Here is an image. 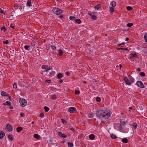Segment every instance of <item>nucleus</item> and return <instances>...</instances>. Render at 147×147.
<instances>
[{
	"instance_id": "54",
	"label": "nucleus",
	"mask_w": 147,
	"mask_h": 147,
	"mask_svg": "<svg viewBox=\"0 0 147 147\" xmlns=\"http://www.w3.org/2000/svg\"><path fill=\"white\" fill-rule=\"evenodd\" d=\"M45 82L49 83H50L51 82L50 80H45Z\"/></svg>"
},
{
	"instance_id": "15",
	"label": "nucleus",
	"mask_w": 147,
	"mask_h": 147,
	"mask_svg": "<svg viewBox=\"0 0 147 147\" xmlns=\"http://www.w3.org/2000/svg\"><path fill=\"white\" fill-rule=\"evenodd\" d=\"M3 105H9L10 106L11 103L9 101H6L5 102L3 103Z\"/></svg>"
},
{
	"instance_id": "12",
	"label": "nucleus",
	"mask_w": 147,
	"mask_h": 147,
	"mask_svg": "<svg viewBox=\"0 0 147 147\" xmlns=\"http://www.w3.org/2000/svg\"><path fill=\"white\" fill-rule=\"evenodd\" d=\"M5 134L3 131H1L0 132V139H2L5 136Z\"/></svg>"
},
{
	"instance_id": "17",
	"label": "nucleus",
	"mask_w": 147,
	"mask_h": 147,
	"mask_svg": "<svg viewBox=\"0 0 147 147\" xmlns=\"http://www.w3.org/2000/svg\"><path fill=\"white\" fill-rule=\"evenodd\" d=\"M111 5L113 7H115L116 5V3L114 1H113L111 2Z\"/></svg>"
},
{
	"instance_id": "30",
	"label": "nucleus",
	"mask_w": 147,
	"mask_h": 147,
	"mask_svg": "<svg viewBox=\"0 0 147 147\" xmlns=\"http://www.w3.org/2000/svg\"><path fill=\"white\" fill-rule=\"evenodd\" d=\"M30 47V46L25 45L24 46V48L25 50H29Z\"/></svg>"
},
{
	"instance_id": "24",
	"label": "nucleus",
	"mask_w": 147,
	"mask_h": 147,
	"mask_svg": "<svg viewBox=\"0 0 147 147\" xmlns=\"http://www.w3.org/2000/svg\"><path fill=\"white\" fill-rule=\"evenodd\" d=\"M110 136L111 138L113 139H116L117 137L116 135L113 134H111Z\"/></svg>"
},
{
	"instance_id": "21",
	"label": "nucleus",
	"mask_w": 147,
	"mask_h": 147,
	"mask_svg": "<svg viewBox=\"0 0 147 147\" xmlns=\"http://www.w3.org/2000/svg\"><path fill=\"white\" fill-rule=\"evenodd\" d=\"M63 77V75L61 73H59L57 75V77L59 79H60Z\"/></svg>"
},
{
	"instance_id": "49",
	"label": "nucleus",
	"mask_w": 147,
	"mask_h": 147,
	"mask_svg": "<svg viewBox=\"0 0 147 147\" xmlns=\"http://www.w3.org/2000/svg\"><path fill=\"white\" fill-rule=\"evenodd\" d=\"M69 19L70 20H72L75 19V18L74 16H70L69 17Z\"/></svg>"
},
{
	"instance_id": "7",
	"label": "nucleus",
	"mask_w": 147,
	"mask_h": 147,
	"mask_svg": "<svg viewBox=\"0 0 147 147\" xmlns=\"http://www.w3.org/2000/svg\"><path fill=\"white\" fill-rule=\"evenodd\" d=\"M121 123L120 124L119 128L120 129H122L123 126H124L125 125L126 122L125 121H124L123 122L120 121Z\"/></svg>"
},
{
	"instance_id": "50",
	"label": "nucleus",
	"mask_w": 147,
	"mask_h": 147,
	"mask_svg": "<svg viewBox=\"0 0 147 147\" xmlns=\"http://www.w3.org/2000/svg\"><path fill=\"white\" fill-rule=\"evenodd\" d=\"M35 52L36 53H38L37 54H36L35 55H36V56H38V55H39V50L38 49H37V50H36L35 51Z\"/></svg>"
},
{
	"instance_id": "34",
	"label": "nucleus",
	"mask_w": 147,
	"mask_h": 147,
	"mask_svg": "<svg viewBox=\"0 0 147 147\" xmlns=\"http://www.w3.org/2000/svg\"><path fill=\"white\" fill-rule=\"evenodd\" d=\"M52 69L53 68L49 66L47 67V68L46 70V72H48V71L49 70H52Z\"/></svg>"
},
{
	"instance_id": "59",
	"label": "nucleus",
	"mask_w": 147,
	"mask_h": 147,
	"mask_svg": "<svg viewBox=\"0 0 147 147\" xmlns=\"http://www.w3.org/2000/svg\"><path fill=\"white\" fill-rule=\"evenodd\" d=\"M122 50H123L124 51H129L127 48H122V49H121Z\"/></svg>"
},
{
	"instance_id": "11",
	"label": "nucleus",
	"mask_w": 147,
	"mask_h": 147,
	"mask_svg": "<svg viewBox=\"0 0 147 147\" xmlns=\"http://www.w3.org/2000/svg\"><path fill=\"white\" fill-rule=\"evenodd\" d=\"M26 5L28 7H30L32 6L31 0H28L26 3Z\"/></svg>"
},
{
	"instance_id": "40",
	"label": "nucleus",
	"mask_w": 147,
	"mask_h": 147,
	"mask_svg": "<svg viewBox=\"0 0 147 147\" xmlns=\"http://www.w3.org/2000/svg\"><path fill=\"white\" fill-rule=\"evenodd\" d=\"M47 66L46 65H43L42 66V69H46Z\"/></svg>"
},
{
	"instance_id": "23",
	"label": "nucleus",
	"mask_w": 147,
	"mask_h": 147,
	"mask_svg": "<svg viewBox=\"0 0 147 147\" xmlns=\"http://www.w3.org/2000/svg\"><path fill=\"white\" fill-rule=\"evenodd\" d=\"M63 51L61 49H60L59 51L58 55L59 56H61L63 55Z\"/></svg>"
},
{
	"instance_id": "58",
	"label": "nucleus",
	"mask_w": 147,
	"mask_h": 147,
	"mask_svg": "<svg viewBox=\"0 0 147 147\" xmlns=\"http://www.w3.org/2000/svg\"><path fill=\"white\" fill-rule=\"evenodd\" d=\"M24 114L23 113H20V116L22 117H24Z\"/></svg>"
},
{
	"instance_id": "41",
	"label": "nucleus",
	"mask_w": 147,
	"mask_h": 147,
	"mask_svg": "<svg viewBox=\"0 0 147 147\" xmlns=\"http://www.w3.org/2000/svg\"><path fill=\"white\" fill-rule=\"evenodd\" d=\"M13 87L14 88H17V84L16 83V82H15L14 84H13Z\"/></svg>"
},
{
	"instance_id": "8",
	"label": "nucleus",
	"mask_w": 147,
	"mask_h": 147,
	"mask_svg": "<svg viewBox=\"0 0 147 147\" xmlns=\"http://www.w3.org/2000/svg\"><path fill=\"white\" fill-rule=\"evenodd\" d=\"M124 80L125 83L127 85H129L131 84V83L129 80L126 77H124Z\"/></svg>"
},
{
	"instance_id": "32",
	"label": "nucleus",
	"mask_w": 147,
	"mask_h": 147,
	"mask_svg": "<svg viewBox=\"0 0 147 147\" xmlns=\"http://www.w3.org/2000/svg\"><path fill=\"white\" fill-rule=\"evenodd\" d=\"M44 109H45V111L46 112H48L49 110V108L46 106H45L44 107Z\"/></svg>"
},
{
	"instance_id": "64",
	"label": "nucleus",
	"mask_w": 147,
	"mask_h": 147,
	"mask_svg": "<svg viewBox=\"0 0 147 147\" xmlns=\"http://www.w3.org/2000/svg\"><path fill=\"white\" fill-rule=\"evenodd\" d=\"M59 82L60 83H62L63 82V80L62 79H60L59 80Z\"/></svg>"
},
{
	"instance_id": "1",
	"label": "nucleus",
	"mask_w": 147,
	"mask_h": 147,
	"mask_svg": "<svg viewBox=\"0 0 147 147\" xmlns=\"http://www.w3.org/2000/svg\"><path fill=\"white\" fill-rule=\"evenodd\" d=\"M96 115L97 117L100 118H102V120H103L104 118L105 119H107L111 116V113L110 112L104 110L97 111Z\"/></svg>"
},
{
	"instance_id": "44",
	"label": "nucleus",
	"mask_w": 147,
	"mask_h": 147,
	"mask_svg": "<svg viewBox=\"0 0 147 147\" xmlns=\"http://www.w3.org/2000/svg\"><path fill=\"white\" fill-rule=\"evenodd\" d=\"M51 49L53 50L56 49V47L53 45H52L51 46Z\"/></svg>"
},
{
	"instance_id": "5",
	"label": "nucleus",
	"mask_w": 147,
	"mask_h": 147,
	"mask_svg": "<svg viewBox=\"0 0 147 147\" xmlns=\"http://www.w3.org/2000/svg\"><path fill=\"white\" fill-rule=\"evenodd\" d=\"M138 86L141 88H144L145 87L143 83L140 81H137L136 83Z\"/></svg>"
},
{
	"instance_id": "22",
	"label": "nucleus",
	"mask_w": 147,
	"mask_h": 147,
	"mask_svg": "<svg viewBox=\"0 0 147 147\" xmlns=\"http://www.w3.org/2000/svg\"><path fill=\"white\" fill-rule=\"evenodd\" d=\"M34 137L37 139H39L40 138L39 136L36 134H35L34 135Z\"/></svg>"
},
{
	"instance_id": "13",
	"label": "nucleus",
	"mask_w": 147,
	"mask_h": 147,
	"mask_svg": "<svg viewBox=\"0 0 147 147\" xmlns=\"http://www.w3.org/2000/svg\"><path fill=\"white\" fill-rule=\"evenodd\" d=\"M75 22L76 23L79 24L82 22V21L79 19H76L75 20Z\"/></svg>"
},
{
	"instance_id": "14",
	"label": "nucleus",
	"mask_w": 147,
	"mask_h": 147,
	"mask_svg": "<svg viewBox=\"0 0 147 147\" xmlns=\"http://www.w3.org/2000/svg\"><path fill=\"white\" fill-rule=\"evenodd\" d=\"M89 138L91 140H93L94 139L95 136L94 134H91L89 136Z\"/></svg>"
},
{
	"instance_id": "53",
	"label": "nucleus",
	"mask_w": 147,
	"mask_h": 147,
	"mask_svg": "<svg viewBox=\"0 0 147 147\" xmlns=\"http://www.w3.org/2000/svg\"><path fill=\"white\" fill-rule=\"evenodd\" d=\"M130 81L132 82H133L134 80V78L133 77H130Z\"/></svg>"
},
{
	"instance_id": "6",
	"label": "nucleus",
	"mask_w": 147,
	"mask_h": 147,
	"mask_svg": "<svg viewBox=\"0 0 147 147\" xmlns=\"http://www.w3.org/2000/svg\"><path fill=\"white\" fill-rule=\"evenodd\" d=\"M7 130L8 131H11L13 129V127L11 125L7 123L6 125Z\"/></svg>"
},
{
	"instance_id": "48",
	"label": "nucleus",
	"mask_w": 147,
	"mask_h": 147,
	"mask_svg": "<svg viewBox=\"0 0 147 147\" xmlns=\"http://www.w3.org/2000/svg\"><path fill=\"white\" fill-rule=\"evenodd\" d=\"M69 129L70 130H71L72 131H75V129L73 128L72 126H70Z\"/></svg>"
},
{
	"instance_id": "61",
	"label": "nucleus",
	"mask_w": 147,
	"mask_h": 147,
	"mask_svg": "<svg viewBox=\"0 0 147 147\" xmlns=\"http://www.w3.org/2000/svg\"><path fill=\"white\" fill-rule=\"evenodd\" d=\"M63 16L61 14V15H60L59 16V18L61 19V18H63Z\"/></svg>"
},
{
	"instance_id": "60",
	"label": "nucleus",
	"mask_w": 147,
	"mask_h": 147,
	"mask_svg": "<svg viewBox=\"0 0 147 147\" xmlns=\"http://www.w3.org/2000/svg\"><path fill=\"white\" fill-rule=\"evenodd\" d=\"M97 81V80L96 79H94L93 80V82L94 83V82H96Z\"/></svg>"
},
{
	"instance_id": "3",
	"label": "nucleus",
	"mask_w": 147,
	"mask_h": 147,
	"mask_svg": "<svg viewBox=\"0 0 147 147\" xmlns=\"http://www.w3.org/2000/svg\"><path fill=\"white\" fill-rule=\"evenodd\" d=\"M53 12L56 15H59L62 12V10L58 8H54L52 10Z\"/></svg>"
},
{
	"instance_id": "16",
	"label": "nucleus",
	"mask_w": 147,
	"mask_h": 147,
	"mask_svg": "<svg viewBox=\"0 0 147 147\" xmlns=\"http://www.w3.org/2000/svg\"><path fill=\"white\" fill-rule=\"evenodd\" d=\"M100 7L101 5L100 4H98L94 7V8L95 9H97V10L100 9Z\"/></svg>"
},
{
	"instance_id": "4",
	"label": "nucleus",
	"mask_w": 147,
	"mask_h": 147,
	"mask_svg": "<svg viewBox=\"0 0 147 147\" xmlns=\"http://www.w3.org/2000/svg\"><path fill=\"white\" fill-rule=\"evenodd\" d=\"M76 111V109L74 107H70L67 110V111L71 113H74Z\"/></svg>"
},
{
	"instance_id": "46",
	"label": "nucleus",
	"mask_w": 147,
	"mask_h": 147,
	"mask_svg": "<svg viewBox=\"0 0 147 147\" xmlns=\"http://www.w3.org/2000/svg\"><path fill=\"white\" fill-rule=\"evenodd\" d=\"M6 96H7L8 97L9 99V100L10 101H11V96L9 94H7V95H6Z\"/></svg>"
},
{
	"instance_id": "45",
	"label": "nucleus",
	"mask_w": 147,
	"mask_h": 147,
	"mask_svg": "<svg viewBox=\"0 0 147 147\" xmlns=\"http://www.w3.org/2000/svg\"><path fill=\"white\" fill-rule=\"evenodd\" d=\"M3 43L5 44H8L9 43V41L8 40H6L5 41H3Z\"/></svg>"
},
{
	"instance_id": "37",
	"label": "nucleus",
	"mask_w": 147,
	"mask_h": 147,
	"mask_svg": "<svg viewBox=\"0 0 147 147\" xmlns=\"http://www.w3.org/2000/svg\"><path fill=\"white\" fill-rule=\"evenodd\" d=\"M61 120L62 123L64 124H66L67 123V121H65L64 119H61Z\"/></svg>"
},
{
	"instance_id": "63",
	"label": "nucleus",
	"mask_w": 147,
	"mask_h": 147,
	"mask_svg": "<svg viewBox=\"0 0 147 147\" xmlns=\"http://www.w3.org/2000/svg\"><path fill=\"white\" fill-rule=\"evenodd\" d=\"M88 117H93V115L92 114H89L88 115Z\"/></svg>"
},
{
	"instance_id": "19",
	"label": "nucleus",
	"mask_w": 147,
	"mask_h": 147,
	"mask_svg": "<svg viewBox=\"0 0 147 147\" xmlns=\"http://www.w3.org/2000/svg\"><path fill=\"white\" fill-rule=\"evenodd\" d=\"M23 129V128L21 127H18L16 129V131L18 132H19Z\"/></svg>"
},
{
	"instance_id": "52",
	"label": "nucleus",
	"mask_w": 147,
	"mask_h": 147,
	"mask_svg": "<svg viewBox=\"0 0 147 147\" xmlns=\"http://www.w3.org/2000/svg\"><path fill=\"white\" fill-rule=\"evenodd\" d=\"M144 54L146 55L147 54V49H146L144 50L143 51Z\"/></svg>"
},
{
	"instance_id": "51",
	"label": "nucleus",
	"mask_w": 147,
	"mask_h": 147,
	"mask_svg": "<svg viewBox=\"0 0 147 147\" xmlns=\"http://www.w3.org/2000/svg\"><path fill=\"white\" fill-rule=\"evenodd\" d=\"M0 13L1 14H5V13H4V11L2 9L0 8Z\"/></svg>"
},
{
	"instance_id": "57",
	"label": "nucleus",
	"mask_w": 147,
	"mask_h": 147,
	"mask_svg": "<svg viewBox=\"0 0 147 147\" xmlns=\"http://www.w3.org/2000/svg\"><path fill=\"white\" fill-rule=\"evenodd\" d=\"M10 26L11 28L13 29H14L15 28V26H13V25L12 24H11Z\"/></svg>"
},
{
	"instance_id": "29",
	"label": "nucleus",
	"mask_w": 147,
	"mask_h": 147,
	"mask_svg": "<svg viewBox=\"0 0 147 147\" xmlns=\"http://www.w3.org/2000/svg\"><path fill=\"white\" fill-rule=\"evenodd\" d=\"M74 145L72 143L69 142L68 143V146L69 147H72Z\"/></svg>"
},
{
	"instance_id": "47",
	"label": "nucleus",
	"mask_w": 147,
	"mask_h": 147,
	"mask_svg": "<svg viewBox=\"0 0 147 147\" xmlns=\"http://www.w3.org/2000/svg\"><path fill=\"white\" fill-rule=\"evenodd\" d=\"M55 74V72L54 71H52L50 73V76H52L54 75Z\"/></svg>"
},
{
	"instance_id": "36",
	"label": "nucleus",
	"mask_w": 147,
	"mask_h": 147,
	"mask_svg": "<svg viewBox=\"0 0 147 147\" xmlns=\"http://www.w3.org/2000/svg\"><path fill=\"white\" fill-rule=\"evenodd\" d=\"M96 18L97 17L96 16L93 15L91 16V19L93 20H96Z\"/></svg>"
},
{
	"instance_id": "2",
	"label": "nucleus",
	"mask_w": 147,
	"mask_h": 147,
	"mask_svg": "<svg viewBox=\"0 0 147 147\" xmlns=\"http://www.w3.org/2000/svg\"><path fill=\"white\" fill-rule=\"evenodd\" d=\"M19 102L21 106L22 107H24L27 105V101L23 98H20Z\"/></svg>"
},
{
	"instance_id": "55",
	"label": "nucleus",
	"mask_w": 147,
	"mask_h": 147,
	"mask_svg": "<svg viewBox=\"0 0 147 147\" xmlns=\"http://www.w3.org/2000/svg\"><path fill=\"white\" fill-rule=\"evenodd\" d=\"M144 39H147V33L144 34Z\"/></svg>"
},
{
	"instance_id": "56",
	"label": "nucleus",
	"mask_w": 147,
	"mask_h": 147,
	"mask_svg": "<svg viewBox=\"0 0 147 147\" xmlns=\"http://www.w3.org/2000/svg\"><path fill=\"white\" fill-rule=\"evenodd\" d=\"M65 74L67 75L68 76H69L70 75V73L69 72L67 71L65 73Z\"/></svg>"
},
{
	"instance_id": "20",
	"label": "nucleus",
	"mask_w": 147,
	"mask_h": 147,
	"mask_svg": "<svg viewBox=\"0 0 147 147\" xmlns=\"http://www.w3.org/2000/svg\"><path fill=\"white\" fill-rule=\"evenodd\" d=\"M122 141L124 143H126L128 142V140L127 138H124L122 139Z\"/></svg>"
},
{
	"instance_id": "33",
	"label": "nucleus",
	"mask_w": 147,
	"mask_h": 147,
	"mask_svg": "<svg viewBox=\"0 0 147 147\" xmlns=\"http://www.w3.org/2000/svg\"><path fill=\"white\" fill-rule=\"evenodd\" d=\"M1 30L2 31H3L4 32H5L6 31L7 29H6V28L5 26H3V27H2L1 28Z\"/></svg>"
},
{
	"instance_id": "42",
	"label": "nucleus",
	"mask_w": 147,
	"mask_h": 147,
	"mask_svg": "<svg viewBox=\"0 0 147 147\" xmlns=\"http://www.w3.org/2000/svg\"><path fill=\"white\" fill-rule=\"evenodd\" d=\"M44 116V114L43 113H41L40 114L39 117L42 118H43Z\"/></svg>"
},
{
	"instance_id": "62",
	"label": "nucleus",
	"mask_w": 147,
	"mask_h": 147,
	"mask_svg": "<svg viewBox=\"0 0 147 147\" xmlns=\"http://www.w3.org/2000/svg\"><path fill=\"white\" fill-rule=\"evenodd\" d=\"M31 45L32 46L34 47L35 46L36 44H35V43L33 42V43H31Z\"/></svg>"
},
{
	"instance_id": "9",
	"label": "nucleus",
	"mask_w": 147,
	"mask_h": 147,
	"mask_svg": "<svg viewBox=\"0 0 147 147\" xmlns=\"http://www.w3.org/2000/svg\"><path fill=\"white\" fill-rule=\"evenodd\" d=\"M58 135L61 138H67V136L62 134L61 132H59L58 133Z\"/></svg>"
},
{
	"instance_id": "10",
	"label": "nucleus",
	"mask_w": 147,
	"mask_h": 147,
	"mask_svg": "<svg viewBox=\"0 0 147 147\" xmlns=\"http://www.w3.org/2000/svg\"><path fill=\"white\" fill-rule=\"evenodd\" d=\"M131 56L129 57L130 59H133L134 58L137 57V55L136 53H131Z\"/></svg>"
},
{
	"instance_id": "25",
	"label": "nucleus",
	"mask_w": 147,
	"mask_h": 147,
	"mask_svg": "<svg viewBox=\"0 0 147 147\" xmlns=\"http://www.w3.org/2000/svg\"><path fill=\"white\" fill-rule=\"evenodd\" d=\"M8 138L9 140L12 141L13 138V136L12 135H9L8 136Z\"/></svg>"
},
{
	"instance_id": "28",
	"label": "nucleus",
	"mask_w": 147,
	"mask_h": 147,
	"mask_svg": "<svg viewBox=\"0 0 147 147\" xmlns=\"http://www.w3.org/2000/svg\"><path fill=\"white\" fill-rule=\"evenodd\" d=\"M57 97V96L55 94H53L52 95L51 99L53 100H55Z\"/></svg>"
},
{
	"instance_id": "18",
	"label": "nucleus",
	"mask_w": 147,
	"mask_h": 147,
	"mask_svg": "<svg viewBox=\"0 0 147 147\" xmlns=\"http://www.w3.org/2000/svg\"><path fill=\"white\" fill-rule=\"evenodd\" d=\"M114 7H110L109 11L111 13H113L114 11Z\"/></svg>"
},
{
	"instance_id": "26",
	"label": "nucleus",
	"mask_w": 147,
	"mask_h": 147,
	"mask_svg": "<svg viewBox=\"0 0 147 147\" xmlns=\"http://www.w3.org/2000/svg\"><path fill=\"white\" fill-rule=\"evenodd\" d=\"M126 9L127 10L130 11L133 8L131 6H128L126 7Z\"/></svg>"
},
{
	"instance_id": "43",
	"label": "nucleus",
	"mask_w": 147,
	"mask_h": 147,
	"mask_svg": "<svg viewBox=\"0 0 147 147\" xmlns=\"http://www.w3.org/2000/svg\"><path fill=\"white\" fill-rule=\"evenodd\" d=\"M80 91L79 90H76L75 93L76 94L78 95L80 93Z\"/></svg>"
},
{
	"instance_id": "35",
	"label": "nucleus",
	"mask_w": 147,
	"mask_h": 147,
	"mask_svg": "<svg viewBox=\"0 0 147 147\" xmlns=\"http://www.w3.org/2000/svg\"><path fill=\"white\" fill-rule=\"evenodd\" d=\"M133 25L132 23H129L127 24V27H130Z\"/></svg>"
},
{
	"instance_id": "27",
	"label": "nucleus",
	"mask_w": 147,
	"mask_h": 147,
	"mask_svg": "<svg viewBox=\"0 0 147 147\" xmlns=\"http://www.w3.org/2000/svg\"><path fill=\"white\" fill-rule=\"evenodd\" d=\"M7 94L6 92L4 91H2L1 92V94L2 96H6Z\"/></svg>"
},
{
	"instance_id": "39",
	"label": "nucleus",
	"mask_w": 147,
	"mask_h": 147,
	"mask_svg": "<svg viewBox=\"0 0 147 147\" xmlns=\"http://www.w3.org/2000/svg\"><path fill=\"white\" fill-rule=\"evenodd\" d=\"M96 100L97 102H99L101 100L100 98L99 97L97 96L96 98Z\"/></svg>"
},
{
	"instance_id": "31",
	"label": "nucleus",
	"mask_w": 147,
	"mask_h": 147,
	"mask_svg": "<svg viewBox=\"0 0 147 147\" xmlns=\"http://www.w3.org/2000/svg\"><path fill=\"white\" fill-rule=\"evenodd\" d=\"M132 126H133L134 128V129H135L138 126L137 124L136 123H134L132 125Z\"/></svg>"
},
{
	"instance_id": "38",
	"label": "nucleus",
	"mask_w": 147,
	"mask_h": 147,
	"mask_svg": "<svg viewBox=\"0 0 147 147\" xmlns=\"http://www.w3.org/2000/svg\"><path fill=\"white\" fill-rule=\"evenodd\" d=\"M139 74L142 77H144L145 76V73L143 72H140Z\"/></svg>"
}]
</instances>
